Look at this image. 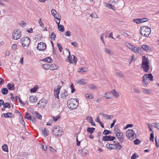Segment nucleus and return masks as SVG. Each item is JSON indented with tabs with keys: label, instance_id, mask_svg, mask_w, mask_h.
I'll return each mask as SVG.
<instances>
[{
	"label": "nucleus",
	"instance_id": "nucleus-1",
	"mask_svg": "<svg viewBox=\"0 0 159 159\" xmlns=\"http://www.w3.org/2000/svg\"><path fill=\"white\" fill-rule=\"evenodd\" d=\"M78 100L76 98H70L67 102V106L71 110L75 109L78 105Z\"/></svg>",
	"mask_w": 159,
	"mask_h": 159
},
{
	"label": "nucleus",
	"instance_id": "nucleus-2",
	"mask_svg": "<svg viewBox=\"0 0 159 159\" xmlns=\"http://www.w3.org/2000/svg\"><path fill=\"white\" fill-rule=\"evenodd\" d=\"M141 67L145 72H147L149 70V60L145 56H143L142 57Z\"/></svg>",
	"mask_w": 159,
	"mask_h": 159
},
{
	"label": "nucleus",
	"instance_id": "nucleus-3",
	"mask_svg": "<svg viewBox=\"0 0 159 159\" xmlns=\"http://www.w3.org/2000/svg\"><path fill=\"white\" fill-rule=\"evenodd\" d=\"M140 33L142 35L147 37L150 33L151 30L150 28L146 26H144L141 27Z\"/></svg>",
	"mask_w": 159,
	"mask_h": 159
},
{
	"label": "nucleus",
	"instance_id": "nucleus-4",
	"mask_svg": "<svg viewBox=\"0 0 159 159\" xmlns=\"http://www.w3.org/2000/svg\"><path fill=\"white\" fill-rule=\"evenodd\" d=\"M136 134L132 129H128L126 132V136L129 140H133L136 137Z\"/></svg>",
	"mask_w": 159,
	"mask_h": 159
},
{
	"label": "nucleus",
	"instance_id": "nucleus-5",
	"mask_svg": "<svg viewBox=\"0 0 159 159\" xmlns=\"http://www.w3.org/2000/svg\"><path fill=\"white\" fill-rule=\"evenodd\" d=\"M52 133L54 135L57 136H60L63 134L61 128L59 126L54 127L52 130Z\"/></svg>",
	"mask_w": 159,
	"mask_h": 159
},
{
	"label": "nucleus",
	"instance_id": "nucleus-6",
	"mask_svg": "<svg viewBox=\"0 0 159 159\" xmlns=\"http://www.w3.org/2000/svg\"><path fill=\"white\" fill-rule=\"evenodd\" d=\"M20 42L23 47H28L30 43V39L28 37H24L22 38Z\"/></svg>",
	"mask_w": 159,
	"mask_h": 159
},
{
	"label": "nucleus",
	"instance_id": "nucleus-7",
	"mask_svg": "<svg viewBox=\"0 0 159 159\" xmlns=\"http://www.w3.org/2000/svg\"><path fill=\"white\" fill-rule=\"evenodd\" d=\"M21 36V32L20 30L17 29L14 31L12 34V38L14 40L19 39Z\"/></svg>",
	"mask_w": 159,
	"mask_h": 159
},
{
	"label": "nucleus",
	"instance_id": "nucleus-8",
	"mask_svg": "<svg viewBox=\"0 0 159 159\" xmlns=\"http://www.w3.org/2000/svg\"><path fill=\"white\" fill-rule=\"evenodd\" d=\"M46 45L45 43L40 42L38 44L37 48L39 51H43L46 49Z\"/></svg>",
	"mask_w": 159,
	"mask_h": 159
},
{
	"label": "nucleus",
	"instance_id": "nucleus-9",
	"mask_svg": "<svg viewBox=\"0 0 159 159\" xmlns=\"http://www.w3.org/2000/svg\"><path fill=\"white\" fill-rule=\"evenodd\" d=\"M116 134L119 141L122 143L124 141V138L123 133L120 131Z\"/></svg>",
	"mask_w": 159,
	"mask_h": 159
},
{
	"label": "nucleus",
	"instance_id": "nucleus-10",
	"mask_svg": "<svg viewBox=\"0 0 159 159\" xmlns=\"http://www.w3.org/2000/svg\"><path fill=\"white\" fill-rule=\"evenodd\" d=\"M38 106L39 107L41 108H44L46 104V102L45 99L44 98L40 100L38 103Z\"/></svg>",
	"mask_w": 159,
	"mask_h": 159
},
{
	"label": "nucleus",
	"instance_id": "nucleus-11",
	"mask_svg": "<svg viewBox=\"0 0 159 159\" xmlns=\"http://www.w3.org/2000/svg\"><path fill=\"white\" fill-rule=\"evenodd\" d=\"M116 139V137L114 136H103L102 139V140L103 141H113Z\"/></svg>",
	"mask_w": 159,
	"mask_h": 159
},
{
	"label": "nucleus",
	"instance_id": "nucleus-12",
	"mask_svg": "<svg viewBox=\"0 0 159 159\" xmlns=\"http://www.w3.org/2000/svg\"><path fill=\"white\" fill-rule=\"evenodd\" d=\"M2 117L3 116L5 118H13L14 117V115H13L11 113L8 112L7 113H3L1 116Z\"/></svg>",
	"mask_w": 159,
	"mask_h": 159
},
{
	"label": "nucleus",
	"instance_id": "nucleus-13",
	"mask_svg": "<svg viewBox=\"0 0 159 159\" xmlns=\"http://www.w3.org/2000/svg\"><path fill=\"white\" fill-rule=\"evenodd\" d=\"M87 151L84 148L80 149L79 150V154L82 156H85L87 153Z\"/></svg>",
	"mask_w": 159,
	"mask_h": 159
},
{
	"label": "nucleus",
	"instance_id": "nucleus-14",
	"mask_svg": "<svg viewBox=\"0 0 159 159\" xmlns=\"http://www.w3.org/2000/svg\"><path fill=\"white\" fill-rule=\"evenodd\" d=\"M141 48H142L143 50H144L146 51H151V47L146 45H143L142 46Z\"/></svg>",
	"mask_w": 159,
	"mask_h": 159
},
{
	"label": "nucleus",
	"instance_id": "nucleus-15",
	"mask_svg": "<svg viewBox=\"0 0 159 159\" xmlns=\"http://www.w3.org/2000/svg\"><path fill=\"white\" fill-rule=\"evenodd\" d=\"M38 101V99L36 97L33 96H31L29 98V101L31 103L36 102Z\"/></svg>",
	"mask_w": 159,
	"mask_h": 159
},
{
	"label": "nucleus",
	"instance_id": "nucleus-16",
	"mask_svg": "<svg viewBox=\"0 0 159 159\" xmlns=\"http://www.w3.org/2000/svg\"><path fill=\"white\" fill-rule=\"evenodd\" d=\"M68 96V94L66 91L64 90L61 93V98L62 99H66Z\"/></svg>",
	"mask_w": 159,
	"mask_h": 159
},
{
	"label": "nucleus",
	"instance_id": "nucleus-17",
	"mask_svg": "<svg viewBox=\"0 0 159 159\" xmlns=\"http://www.w3.org/2000/svg\"><path fill=\"white\" fill-rule=\"evenodd\" d=\"M144 77H145L147 79H148L150 81H152L153 80V76L151 73L149 74H146L144 75Z\"/></svg>",
	"mask_w": 159,
	"mask_h": 159
},
{
	"label": "nucleus",
	"instance_id": "nucleus-18",
	"mask_svg": "<svg viewBox=\"0 0 159 159\" xmlns=\"http://www.w3.org/2000/svg\"><path fill=\"white\" fill-rule=\"evenodd\" d=\"M142 78L143 79V84L145 85V86L147 87L149 81L145 77H144V75L143 76Z\"/></svg>",
	"mask_w": 159,
	"mask_h": 159
},
{
	"label": "nucleus",
	"instance_id": "nucleus-19",
	"mask_svg": "<svg viewBox=\"0 0 159 159\" xmlns=\"http://www.w3.org/2000/svg\"><path fill=\"white\" fill-rule=\"evenodd\" d=\"M42 133L43 134L45 137L47 136L48 135V130L47 129L45 128L44 130L42 129H41Z\"/></svg>",
	"mask_w": 159,
	"mask_h": 159
},
{
	"label": "nucleus",
	"instance_id": "nucleus-20",
	"mask_svg": "<svg viewBox=\"0 0 159 159\" xmlns=\"http://www.w3.org/2000/svg\"><path fill=\"white\" fill-rule=\"evenodd\" d=\"M111 93L116 98L118 97L119 96V93L117 92L116 90H112Z\"/></svg>",
	"mask_w": 159,
	"mask_h": 159
},
{
	"label": "nucleus",
	"instance_id": "nucleus-21",
	"mask_svg": "<svg viewBox=\"0 0 159 159\" xmlns=\"http://www.w3.org/2000/svg\"><path fill=\"white\" fill-rule=\"evenodd\" d=\"M50 69L51 70H54L58 68V66L54 64L50 65Z\"/></svg>",
	"mask_w": 159,
	"mask_h": 159
},
{
	"label": "nucleus",
	"instance_id": "nucleus-22",
	"mask_svg": "<svg viewBox=\"0 0 159 159\" xmlns=\"http://www.w3.org/2000/svg\"><path fill=\"white\" fill-rule=\"evenodd\" d=\"M60 90H54V96L56 98L59 99V94L60 93Z\"/></svg>",
	"mask_w": 159,
	"mask_h": 159
},
{
	"label": "nucleus",
	"instance_id": "nucleus-23",
	"mask_svg": "<svg viewBox=\"0 0 159 159\" xmlns=\"http://www.w3.org/2000/svg\"><path fill=\"white\" fill-rule=\"evenodd\" d=\"M7 87L8 89H14V84L13 83L11 84L9 83L7 85Z\"/></svg>",
	"mask_w": 159,
	"mask_h": 159
},
{
	"label": "nucleus",
	"instance_id": "nucleus-24",
	"mask_svg": "<svg viewBox=\"0 0 159 159\" xmlns=\"http://www.w3.org/2000/svg\"><path fill=\"white\" fill-rule=\"evenodd\" d=\"M34 114L36 116V117L39 119H41L42 118V116L41 115L36 111L34 112Z\"/></svg>",
	"mask_w": 159,
	"mask_h": 159
},
{
	"label": "nucleus",
	"instance_id": "nucleus-25",
	"mask_svg": "<svg viewBox=\"0 0 159 159\" xmlns=\"http://www.w3.org/2000/svg\"><path fill=\"white\" fill-rule=\"evenodd\" d=\"M95 129L94 128L88 127L87 129V131L90 134H92Z\"/></svg>",
	"mask_w": 159,
	"mask_h": 159
},
{
	"label": "nucleus",
	"instance_id": "nucleus-26",
	"mask_svg": "<svg viewBox=\"0 0 159 159\" xmlns=\"http://www.w3.org/2000/svg\"><path fill=\"white\" fill-rule=\"evenodd\" d=\"M32 116L30 115V113L27 112L25 114V118L29 120H31Z\"/></svg>",
	"mask_w": 159,
	"mask_h": 159
},
{
	"label": "nucleus",
	"instance_id": "nucleus-27",
	"mask_svg": "<svg viewBox=\"0 0 159 159\" xmlns=\"http://www.w3.org/2000/svg\"><path fill=\"white\" fill-rule=\"evenodd\" d=\"M114 145L113 144L107 143L106 145V147L109 149L112 150L114 149L113 148Z\"/></svg>",
	"mask_w": 159,
	"mask_h": 159
},
{
	"label": "nucleus",
	"instance_id": "nucleus-28",
	"mask_svg": "<svg viewBox=\"0 0 159 159\" xmlns=\"http://www.w3.org/2000/svg\"><path fill=\"white\" fill-rule=\"evenodd\" d=\"M125 44L127 46V47L130 49L131 50H132L133 49V48L134 47V46L130 44L129 43L126 42L125 43Z\"/></svg>",
	"mask_w": 159,
	"mask_h": 159
},
{
	"label": "nucleus",
	"instance_id": "nucleus-29",
	"mask_svg": "<svg viewBox=\"0 0 159 159\" xmlns=\"http://www.w3.org/2000/svg\"><path fill=\"white\" fill-rule=\"evenodd\" d=\"M45 61L49 63H52V60L50 57H48L44 60Z\"/></svg>",
	"mask_w": 159,
	"mask_h": 159
},
{
	"label": "nucleus",
	"instance_id": "nucleus-30",
	"mask_svg": "<svg viewBox=\"0 0 159 159\" xmlns=\"http://www.w3.org/2000/svg\"><path fill=\"white\" fill-rule=\"evenodd\" d=\"M111 94L110 93H105L104 97L107 99H111Z\"/></svg>",
	"mask_w": 159,
	"mask_h": 159
},
{
	"label": "nucleus",
	"instance_id": "nucleus-31",
	"mask_svg": "<svg viewBox=\"0 0 159 159\" xmlns=\"http://www.w3.org/2000/svg\"><path fill=\"white\" fill-rule=\"evenodd\" d=\"M51 13L52 15L56 19H59V18L57 17V16H56V11L55 9H52L51 10Z\"/></svg>",
	"mask_w": 159,
	"mask_h": 159
},
{
	"label": "nucleus",
	"instance_id": "nucleus-32",
	"mask_svg": "<svg viewBox=\"0 0 159 159\" xmlns=\"http://www.w3.org/2000/svg\"><path fill=\"white\" fill-rule=\"evenodd\" d=\"M114 4L112 5L111 3H110L109 4H107V5H106L107 7L110 9H111L112 10H115V7H114Z\"/></svg>",
	"mask_w": 159,
	"mask_h": 159
},
{
	"label": "nucleus",
	"instance_id": "nucleus-33",
	"mask_svg": "<svg viewBox=\"0 0 159 159\" xmlns=\"http://www.w3.org/2000/svg\"><path fill=\"white\" fill-rule=\"evenodd\" d=\"M2 149L5 152H8L7 146L6 144H5L2 146Z\"/></svg>",
	"mask_w": 159,
	"mask_h": 159
},
{
	"label": "nucleus",
	"instance_id": "nucleus-34",
	"mask_svg": "<svg viewBox=\"0 0 159 159\" xmlns=\"http://www.w3.org/2000/svg\"><path fill=\"white\" fill-rule=\"evenodd\" d=\"M3 107L4 108L7 107L8 108H10L11 107L10 103L8 102H7L4 104Z\"/></svg>",
	"mask_w": 159,
	"mask_h": 159
},
{
	"label": "nucleus",
	"instance_id": "nucleus-35",
	"mask_svg": "<svg viewBox=\"0 0 159 159\" xmlns=\"http://www.w3.org/2000/svg\"><path fill=\"white\" fill-rule=\"evenodd\" d=\"M43 67L44 69L48 70L50 69V65L47 64H44L43 65Z\"/></svg>",
	"mask_w": 159,
	"mask_h": 159
},
{
	"label": "nucleus",
	"instance_id": "nucleus-36",
	"mask_svg": "<svg viewBox=\"0 0 159 159\" xmlns=\"http://www.w3.org/2000/svg\"><path fill=\"white\" fill-rule=\"evenodd\" d=\"M58 28L59 30L61 32H63L64 31V28L62 25H58Z\"/></svg>",
	"mask_w": 159,
	"mask_h": 159
},
{
	"label": "nucleus",
	"instance_id": "nucleus-37",
	"mask_svg": "<svg viewBox=\"0 0 159 159\" xmlns=\"http://www.w3.org/2000/svg\"><path fill=\"white\" fill-rule=\"evenodd\" d=\"M67 49L68 52L69 54V56L68 57V59L69 60V62L70 63H72V62L71 61H72V57L70 55V51L68 49Z\"/></svg>",
	"mask_w": 159,
	"mask_h": 159
},
{
	"label": "nucleus",
	"instance_id": "nucleus-38",
	"mask_svg": "<svg viewBox=\"0 0 159 159\" xmlns=\"http://www.w3.org/2000/svg\"><path fill=\"white\" fill-rule=\"evenodd\" d=\"M77 83L80 85L84 84H86V82L85 81V80L84 79H82L78 81Z\"/></svg>",
	"mask_w": 159,
	"mask_h": 159
},
{
	"label": "nucleus",
	"instance_id": "nucleus-39",
	"mask_svg": "<svg viewBox=\"0 0 159 159\" xmlns=\"http://www.w3.org/2000/svg\"><path fill=\"white\" fill-rule=\"evenodd\" d=\"M143 92L146 94H150L152 93L151 90H143Z\"/></svg>",
	"mask_w": 159,
	"mask_h": 159
},
{
	"label": "nucleus",
	"instance_id": "nucleus-40",
	"mask_svg": "<svg viewBox=\"0 0 159 159\" xmlns=\"http://www.w3.org/2000/svg\"><path fill=\"white\" fill-rule=\"evenodd\" d=\"M50 38L52 39V40H55L56 38V35L54 32L52 33Z\"/></svg>",
	"mask_w": 159,
	"mask_h": 159
},
{
	"label": "nucleus",
	"instance_id": "nucleus-41",
	"mask_svg": "<svg viewBox=\"0 0 159 159\" xmlns=\"http://www.w3.org/2000/svg\"><path fill=\"white\" fill-rule=\"evenodd\" d=\"M114 132L115 134L120 132V130L118 129V126L116 125H115V126Z\"/></svg>",
	"mask_w": 159,
	"mask_h": 159
},
{
	"label": "nucleus",
	"instance_id": "nucleus-42",
	"mask_svg": "<svg viewBox=\"0 0 159 159\" xmlns=\"http://www.w3.org/2000/svg\"><path fill=\"white\" fill-rule=\"evenodd\" d=\"M85 98L88 99H93V98L92 97L91 94L90 93L86 94L85 95Z\"/></svg>",
	"mask_w": 159,
	"mask_h": 159
},
{
	"label": "nucleus",
	"instance_id": "nucleus-43",
	"mask_svg": "<svg viewBox=\"0 0 159 159\" xmlns=\"http://www.w3.org/2000/svg\"><path fill=\"white\" fill-rule=\"evenodd\" d=\"M87 86L88 87V88H87L89 89H98V88L96 86L93 85H88Z\"/></svg>",
	"mask_w": 159,
	"mask_h": 159
},
{
	"label": "nucleus",
	"instance_id": "nucleus-44",
	"mask_svg": "<svg viewBox=\"0 0 159 159\" xmlns=\"http://www.w3.org/2000/svg\"><path fill=\"white\" fill-rule=\"evenodd\" d=\"M154 134L153 132L152 131V132L150 134V140L151 141L153 142L154 141Z\"/></svg>",
	"mask_w": 159,
	"mask_h": 159
},
{
	"label": "nucleus",
	"instance_id": "nucleus-45",
	"mask_svg": "<svg viewBox=\"0 0 159 159\" xmlns=\"http://www.w3.org/2000/svg\"><path fill=\"white\" fill-rule=\"evenodd\" d=\"M111 133V132L110 131L108 130L107 129H105L103 133V134L104 135H107L110 134Z\"/></svg>",
	"mask_w": 159,
	"mask_h": 159
},
{
	"label": "nucleus",
	"instance_id": "nucleus-46",
	"mask_svg": "<svg viewBox=\"0 0 159 159\" xmlns=\"http://www.w3.org/2000/svg\"><path fill=\"white\" fill-rule=\"evenodd\" d=\"M134 144L135 145H138L141 142L140 140L139 139H136L134 141Z\"/></svg>",
	"mask_w": 159,
	"mask_h": 159
},
{
	"label": "nucleus",
	"instance_id": "nucleus-47",
	"mask_svg": "<svg viewBox=\"0 0 159 159\" xmlns=\"http://www.w3.org/2000/svg\"><path fill=\"white\" fill-rule=\"evenodd\" d=\"M87 120L90 123H92V122L93 121L92 117L91 116H87Z\"/></svg>",
	"mask_w": 159,
	"mask_h": 159
},
{
	"label": "nucleus",
	"instance_id": "nucleus-48",
	"mask_svg": "<svg viewBox=\"0 0 159 159\" xmlns=\"http://www.w3.org/2000/svg\"><path fill=\"white\" fill-rule=\"evenodd\" d=\"M134 22L137 24H139L140 23V18H137L136 19H134L133 20Z\"/></svg>",
	"mask_w": 159,
	"mask_h": 159
},
{
	"label": "nucleus",
	"instance_id": "nucleus-49",
	"mask_svg": "<svg viewBox=\"0 0 159 159\" xmlns=\"http://www.w3.org/2000/svg\"><path fill=\"white\" fill-rule=\"evenodd\" d=\"M57 46L58 47L59 51L60 52H62V46L61 44L60 43H57Z\"/></svg>",
	"mask_w": 159,
	"mask_h": 159
},
{
	"label": "nucleus",
	"instance_id": "nucleus-50",
	"mask_svg": "<svg viewBox=\"0 0 159 159\" xmlns=\"http://www.w3.org/2000/svg\"><path fill=\"white\" fill-rule=\"evenodd\" d=\"M139 156L136 153H134L132 156L131 158V159H136Z\"/></svg>",
	"mask_w": 159,
	"mask_h": 159
},
{
	"label": "nucleus",
	"instance_id": "nucleus-51",
	"mask_svg": "<svg viewBox=\"0 0 159 159\" xmlns=\"http://www.w3.org/2000/svg\"><path fill=\"white\" fill-rule=\"evenodd\" d=\"M148 19L146 18L140 19V23L142 22H145L148 21Z\"/></svg>",
	"mask_w": 159,
	"mask_h": 159
},
{
	"label": "nucleus",
	"instance_id": "nucleus-52",
	"mask_svg": "<svg viewBox=\"0 0 159 159\" xmlns=\"http://www.w3.org/2000/svg\"><path fill=\"white\" fill-rule=\"evenodd\" d=\"M100 115H101L102 116H106L107 119H109L111 118H110V116H109V115H107L106 114H104L102 113H100Z\"/></svg>",
	"mask_w": 159,
	"mask_h": 159
},
{
	"label": "nucleus",
	"instance_id": "nucleus-53",
	"mask_svg": "<svg viewBox=\"0 0 159 159\" xmlns=\"http://www.w3.org/2000/svg\"><path fill=\"white\" fill-rule=\"evenodd\" d=\"M116 76L119 77H122L123 76V75L120 72H117L116 73Z\"/></svg>",
	"mask_w": 159,
	"mask_h": 159
},
{
	"label": "nucleus",
	"instance_id": "nucleus-54",
	"mask_svg": "<svg viewBox=\"0 0 159 159\" xmlns=\"http://www.w3.org/2000/svg\"><path fill=\"white\" fill-rule=\"evenodd\" d=\"M30 121L33 124L35 123L36 122V119L35 117H34L33 116H32Z\"/></svg>",
	"mask_w": 159,
	"mask_h": 159
},
{
	"label": "nucleus",
	"instance_id": "nucleus-55",
	"mask_svg": "<svg viewBox=\"0 0 159 159\" xmlns=\"http://www.w3.org/2000/svg\"><path fill=\"white\" fill-rule=\"evenodd\" d=\"M90 16H91L92 18H98V16L97 14L95 13L91 14L90 15Z\"/></svg>",
	"mask_w": 159,
	"mask_h": 159
},
{
	"label": "nucleus",
	"instance_id": "nucleus-56",
	"mask_svg": "<svg viewBox=\"0 0 159 159\" xmlns=\"http://www.w3.org/2000/svg\"><path fill=\"white\" fill-rule=\"evenodd\" d=\"M132 50L133 51L136 53H139V51L138 50V48H137V47H134V48H133V49Z\"/></svg>",
	"mask_w": 159,
	"mask_h": 159
},
{
	"label": "nucleus",
	"instance_id": "nucleus-57",
	"mask_svg": "<svg viewBox=\"0 0 159 159\" xmlns=\"http://www.w3.org/2000/svg\"><path fill=\"white\" fill-rule=\"evenodd\" d=\"M41 148L44 151H46L47 150V146L45 144L42 145Z\"/></svg>",
	"mask_w": 159,
	"mask_h": 159
},
{
	"label": "nucleus",
	"instance_id": "nucleus-58",
	"mask_svg": "<svg viewBox=\"0 0 159 159\" xmlns=\"http://www.w3.org/2000/svg\"><path fill=\"white\" fill-rule=\"evenodd\" d=\"M133 126V125L132 124H128L126 125L124 128V129H126L129 127H131Z\"/></svg>",
	"mask_w": 159,
	"mask_h": 159
},
{
	"label": "nucleus",
	"instance_id": "nucleus-59",
	"mask_svg": "<svg viewBox=\"0 0 159 159\" xmlns=\"http://www.w3.org/2000/svg\"><path fill=\"white\" fill-rule=\"evenodd\" d=\"M115 148L118 149H120L122 147V146L120 145L119 143V144H116L115 146Z\"/></svg>",
	"mask_w": 159,
	"mask_h": 159
},
{
	"label": "nucleus",
	"instance_id": "nucleus-60",
	"mask_svg": "<svg viewBox=\"0 0 159 159\" xmlns=\"http://www.w3.org/2000/svg\"><path fill=\"white\" fill-rule=\"evenodd\" d=\"M155 144L157 147H159V145H158V143L159 145V139H158V141L157 140V137H156L155 138Z\"/></svg>",
	"mask_w": 159,
	"mask_h": 159
},
{
	"label": "nucleus",
	"instance_id": "nucleus-61",
	"mask_svg": "<svg viewBox=\"0 0 159 159\" xmlns=\"http://www.w3.org/2000/svg\"><path fill=\"white\" fill-rule=\"evenodd\" d=\"M38 22L40 24V26L42 27H44V25L43 23L42 22L41 18L39 20Z\"/></svg>",
	"mask_w": 159,
	"mask_h": 159
},
{
	"label": "nucleus",
	"instance_id": "nucleus-62",
	"mask_svg": "<svg viewBox=\"0 0 159 159\" xmlns=\"http://www.w3.org/2000/svg\"><path fill=\"white\" fill-rule=\"evenodd\" d=\"M60 117V116L58 115L56 117L54 116L53 117V120L55 122H56Z\"/></svg>",
	"mask_w": 159,
	"mask_h": 159
},
{
	"label": "nucleus",
	"instance_id": "nucleus-63",
	"mask_svg": "<svg viewBox=\"0 0 159 159\" xmlns=\"http://www.w3.org/2000/svg\"><path fill=\"white\" fill-rule=\"evenodd\" d=\"M71 44L76 48L78 46V44L75 42L72 43Z\"/></svg>",
	"mask_w": 159,
	"mask_h": 159
},
{
	"label": "nucleus",
	"instance_id": "nucleus-64",
	"mask_svg": "<svg viewBox=\"0 0 159 159\" xmlns=\"http://www.w3.org/2000/svg\"><path fill=\"white\" fill-rule=\"evenodd\" d=\"M155 127L159 129V123H154Z\"/></svg>",
	"mask_w": 159,
	"mask_h": 159
}]
</instances>
